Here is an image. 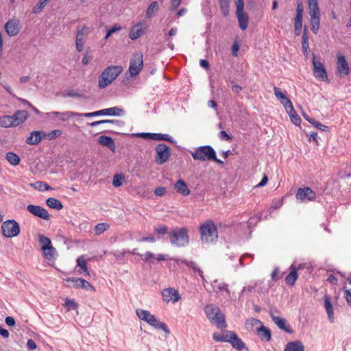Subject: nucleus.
Masks as SVG:
<instances>
[{"instance_id": "obj_63", "label": "nucleus", "mask_w": 351, "mask_h": 351, "mask_svg": "<svg viewBox=\"0 0 351 351\" xmlns=\"http://www.w3.org/2000/svg\"><path fill=\"white\" fill-rule=\"evenodd\" d=\"M65 306H67L69 310L75 309L77 307V303L71 300H67L65 302Z\"/></svg>"}, {"instance_id": "obj_22", "label": "nucleus", "mask_w": 351, "mask_h": 351, "mask_svg": "<svg viewBox=\"0 0 351 351\" xmlns=\"http://www.w3.org/2000/svg\"><path fill=\"white\" fill-rule=\"evenodd\" d=\"M29 117V113L27 110H17L12 115L13 121L15 126H18L23 123Z\"/></svg>"}, {"instance_id": "obj_47", "label": "nucleus", "mask_w": 351, "mask_h": 351, "mask_svg": "<svg viewBox=\"0 0 351 351\" xmlns=\"http://www.w3.org/2000/svg\"><path fill=\"white\" fill-rule=\"evenodd\" d=\"M229 1L219 0L220 9L224 16H227L229 14Z\"/></svg>"}, {"instance_id": "obj_27", "label": "nucleus", "mask_w": 351, "mask_h": 351, "mask_svg": "<svg viewBox=\"0 0 351 351\" xmlns=\"http://www.w3.org/2000/svg\"><path fill=\"white\" fill-rule=\"evenodd\" d=\"M230 335H232V337L230 343L232 344V347L238 350H243L245 348L243 341L234 332H232Z\"/></svg>"}, {"instance_id": "obj_13", "label": "nucleus", "mask_w": 351, "mask_h": 351, "mask_svg": "<svg viewBox=\"0 0 351 351\" xmlns=\"http://www.w3.org/2000/svg\"><path fill=\"white\" fill-rule=\"evenodd\" d=\"M295 197L302 202H306L314 200L316 194L310 187L299 188L295 194Z\"/></svg>"}, {"instance_id": "obj_16", "label": "nucleus", "mask_w": 351, "mask_h": 351, "mask_svg": "<svg viewBox=\"0 0 351 351\" xmlns=\"http://www.w3.org/2000/svg\"><path fill=\"white\" fill-rule=\"evenodd\" d=\"M5 30L8 36H16L20 31V21L16 19L9 20L5 24Z\"/></svg>"}, {"instance_id": "obj_29", "label": "nucleus", "mask_w": 351, "mask_h": 351, "mask_svg": "<svg viewBox=\"0 0 351 351\" xmlns=\"http://www.w3.org/2000/svg\"><path fill=\"white\" fill-rule=\"evenodd\" d=\"M103 116H121L124 114V110L119 107L114 106L109 108L102 109Z\"/></svg>"}, {"instance_id": "obj_3", "label": "nucleus", "mask_w": 351, "mask_h": 351, "mask_svg": "<svg viewBox=\"0 0 351 351\" xmlns=\"http://www.w3.org/2000/svg\"><path fill=\"white\" fill-rule=\"evenodd\" d=\"M205 313L210 321L215 324L218 328H226L225 316L218 306L213 304H208L205 307Z\"/></svg>"}, {"instance_id": "obj_5", "label": "nucleus", "mask_w": 351, "mask_h": 351, "mask_svg": "<svg viewBox=\"0 0 351 351\" xmlns=\"http://www.w3.org/2000/svg\"><path fill=\"white\" fill-rule=\"evenodd\" d=\"M172 245L180 247L188 245L189 237L186 228H176L168 232Z\"/></svg>"}, {"instance_id": "obj_12", "label": "nucleus", "mask_w": 351, "mask_h": 351, "mask_svg": "<svg viewBox=\"0 0 351 351\" xmlns=\"http://www.w3.org/2000/svg\"><path fill=\"white\" fill-rule=\"evenodd\" d=\"M312 63L315 77L322 81L327 79V74L324 66L320 60L316 59L315 54H313Z\"/></svg>"}, {"instance_id": "obj_62", "label": "nucleus", "mask_w": 351, "mask_h": 351, "mask_svg": "<svg viewBox=\"0 0 351 351\" xmlns=\"http://www.w3.org/2000/svg\"><path fill=\"white\" fill-rule=\"evenodd\" d=\"M166 192V188L163 186L156 187L154 190V194L157 196H162Z\"/></svg>"}, {"instance_id": "obj_23", "label": "nucleus", "mask_w": 351, "mask_h": 351, "mask_svg": "<svg viewBox=\"0 0 351 351\" xmlns=\"http://www.w3.org/2000/svg\"><path fill=\"white\" fill-rule=\"evenodd\" d=\"M97 141L101 145L107 147L112 152H114L116 145L112 137L102 135L98 138Z\"/></svg>"}, {"instance_id": "obj_36", "label": "nucleus", "mask_w": 351, "mask_h": 351, "mask_svg": "<svg viewBox=\"0 0 351 351\" xmlns=\"http://www.w3.org/2000/svg\"><path fill=\"white\" fill-rule=\"evenodd\" d=\"M182 263H184L188 267L193 269L195 272H197L199 276L202 278V280H205L204 276L203 275V271L197 266L196 263L193 261H189L187 260L182 261Z\"/></svg>"}, {"instance_id": "obj_20", "label": "nucleus", "mask_w": 351, "mask_h": 351, "mask_svg": "<svg viewBox=\"0 0 351 351\" xmlns=\"http://www.w3.org/2000/svg\"><path fill=\"white\" fill-rule=\"evenodd\" d=\"M146 33V28L142 27L141 23H137L134 25L129 34V38L131 40H136Z\"/></svg>"}, {"instance_id": "obj_38", "label": "nucleus", "mask_w": 351, "mask_h": 351, "mask_svg": "<svg viewBox=\"0 0 351 351\" xmlns=\"http://www.w3.org/2000/svg\"><path fill=\"white\" fill-rule=\"evenodd\" d=\"M286 111L289 114L291 121L295 125H300V123H301V119H300V116L296 113L294 108L293 107V109L291 110L288 109V110H286Z\"/></svg>"}, {"instance_id": "obj_24", "label": "nucleus", "mask_w": 351, "mask_h": 351, "mask_svg": "<svg viewBox=\"0 0 351 351\" xmlns=\"http://www.w3.org/2000/svg\"><path fill=\"white\" fill-rule=\"evenodd\" d=\"M324 307L326 308L329 322L333 323L335 321L333 307L330 302V298L328 295L324 297Z\"/></svg>"}, {"instance_id": "obj_58", "label": "nucleus", "mask_w": 351, "mask_h": 351, "mask_svg": "<svg viewBox=\"0 0 351 351\" xmlns=\"http://www.w3.org/2000/svg\"><path fill=\"white\" fill-rule=\"evenodd\" d=\"M62 134L60 130H54L52 132L47 133V138L49 140L55 139L56 137L60 136Z\"/></svg>"}, {"instance_id": "obj_35", "label": "nucleus", "mask_w": 351, "mask_h": 351, "mask_svg": "<svg viewBox=\"0 0 351 351\" xmlns=\"http://www.w3.org/2000/svg\"><path fill=\"white\" fill-rule=\"evenodd\" d=\"M46 204L51 208L60 210L63 208V205L60 200L54 197H49L46 200Z\"/></svg>"}, {"instance_id": "obj_14", "label": "nucleus", "mask_w": 351, "mask_h": 351, "mask_svg": "<svg viewBox=\"0 0 351 351\" xmlns=\"http://www.w3.org/2000/svg\"><path fill=\"white\" fill-rule=\"evenodd\" d=\"M27 210L28 212L36 217H40L47 221L50 219V215H49L47 210L40 206L29 204L27 206Z\"/></svg>"}, {"instance_id": "obj_51", "label": "nucleus", "mask_w": 351, "mask_h": 351, "mask_svg": "<svg viewBox=\"0 0 351 351\" xmlns=\"http://www.w3.org/2000/svg\"><path fill=\"white\" fill-rule=\"evenodd\" d=\"M77 265L79 266L87 275H89L88 271L87 263L86 260L84 259L83 256H80L77 259Z\"/></svg>"}, {"instance_id": "obj_50", "label": "nucleus", "mask_w": 351, "mask_h": 351, "mask_svg": "<svg viewBox=\"0 0 351 351\" xmlns=\"http://www.w3.org/2000/svg\"><path fill=\"white\" fill-rule=\"evenodd\" d=\"M109 228V225L106 223H99L95 226V234L99 235L102 234Z\"/></svg>"}, {"instance_id": "obj_2", "label": "nucleus", "mask_w": 351, "mask_h": 351, "mask_svg": "<svg viewBox=\"0 0 351 351\" xmlns=\"http://www.w3.org/2000/svg\"><path fill=\"white\" fill-rule=\"evenodd\" d=\"M201 240L203 243H210L218 238L217 228L212 220H208L199 227Z\"/></svg>"}, {"instance_id": "obj_39", "label": "nucleus", "mask_w": 351, "mask_h": 351, "mask_svg": "<svg viewBox=\"0 0 351 351\" xmlns=\"http://www.w3.org/2000/svg\"><path fill=\"white\" fill-rule=\"evenodd\" d=\"M84 32L83 30H79L77 33V36L75 39V45H76V49L80 52L83 50V46H84V42H83V37Z\"/></svg>"}, {"instance_id": "obj_34", "label": "nucleus", "mask_w": 351, "mask_h": 351, "mask_svg": "<svg viewBox=\"0 0 351 351\" xmlns=\"http://www.w3.org/2000/svg\"><path fill=\"white\" fill-rule=\"evenodd\" d=\"M0 127L2 128H10V127H15L12 115H4L0 117Z\"/></svg>"}, {"instance_id": "obj_45", "label": "nucleus", "mask_w": 351, "mask_h": 351, "mask_svg": "<svg viewBox=\"0 0 351 351\" xmlns=\"http://www.w3.org/2000/svg\"><path fill=\"white\" fill-rule=\"evenodd\" d=\"M38 242L41 245L42 250H45L51 244L50 239L43 234H38Z\"/></svg>"}, {"instance_id": "obj_28", "label": "nucleus", "mask_w": 351, "mask_h": 351, "mask_svg": "<svg viewBox=\"0 0 351 351\" xmlns=\"http://www.w3.org/2000/svg\"><path fill=\"white\" fill-rule=\"evenodd\" d=\"M284 351H304V346L300 341L289 342Z\"/></svg>"}, {"instance_id": "obj_52", "label": "nucleus", "mask_w": 351, "mask_h": 351, "mask_svg": "<svg viewBox=\"0 0 351 351\" xmlns=\"http://www.w3.org/2000/svg\"><path fill=\"white\" fill-rule=\"evenodd\" d=\"M256 325H260L261 326L263 325V323L261 320L256 318H251L250 319L246 320L245 322V327L249 329L250 326V329H252V327Z\"/></svg>"}, {"instance_id": "obj_44", "label": "nucleus", "mask_w": 351, "mask_h": 351, "mask_svg": "<svg viewBox=\"0 0 351 351\" xmlns=\"http://www.w3.org/2000/svg\"><path fill=\"white\" fill-rule=\"evenodd\" d=\"M51 0H39L38 3L32 8V12L34 14H39L42 12L45 5Z\"/></svg>"}, {"instance_id": "obj_10", "label": "nucleus", "mask_w": 351, "mask_h": 351, "mask_svg": "<svg viewBox=\"0 0 351 351\" xmlns=\"http://www.w3.org/2000/svg\"><path fill=\"white\" fill-rule=\"evenodd\" d=\"M143 66V54L135 53L130 62L129 71L132 76L137 75Z\"/></svg>"}, {"instance_id": "obj_26", "label": "nucleus", "mask_w": 351, "mask_h": 351, "mask_svg": "<svg viewBox=\"0 0 351 351\" xmlns=\"http://www.w3.org/2000/svg\"><path fill=\"white\" fill-rule=\"evenodd\" d=\"M257 335L262 341H269L271 338V330L269 328L262 325L257 328Z\"/></svg>"}, {"instance_id": "obj_37", "label": "nucleus", "mask_w": 351, "mask_h": 351, "mask_svg": "<svg viewBox=\"0 0 351 351\" xmlns=\"http://www.w3.org/2000/svg\"><path fill=\"white\" fill-rule=\"evenodd\" d=\"M312 31L317 34L319 29L320 15L310 16Z\"/></svg>"}, {"instance_id": "obj_42", "label": "nucleus", "mask_w": 351, "mask_h": 351, "mask_svg": "<svg viewBox=\"0 0 351 351\" xmlns=\"http://www.w3.org/2000/svg\"><path fill=\"white\" fill-rule=\"evenodd\" d=\"M158 10V3L156 1H153L151 3V4L149 5L146 10V18L150 19L153 16L154 13Z\"/></svg>"}, {"instance_id": "obj_55", "label": "nucleus", "mask_w": 351, "mask_h": 351, "mask_svg": "<svg viewBox=\"0 0 351 351\" xmlns=\"http://www.w3.org/2000/svg\"><path fill=\"white\" fill-rule=\"evenodd\" d=\"M302 20H294L295 34L300 36L302 33Z\"/></svg>"}, {"instance_id": "obj_53", "label": "nucleus", "mask_w": 351, "mask_h": 351, "mask_svg": "<svg viewBox=\"0 0 351 351\" xmlns=\"http://www.w3.org/2000/svg\"><path fill=\"white\" fill-rule=\"evenodd\" d=\"M302 48L309 49L308 44V36L307 34L306 27H304L302 36Z\"/></svg>"}, {"instance_id": "obj_49", "label": "nucleus", "mask_w": 351, "mask_h": 351, "mask_svg": "<svg viewBox=\"0 0 351 351\" xmlns=\"http://www.w3.org/2000/svg\"><path fill=\"white\" fill-rule=\"evenodd\" d=\"M43 251L44 252L46 258L48 260H51L53 258L56 252L55 247H53L51 244Z\"/></svg>"}, {"instance_id": "obj_54", "label": "nucleus", "mask_w": 351, "mask_h": 351, "mask_svg": "<svg viewBox=\"0 0 351 351\" xmlns=\"http://www.w3.org/2000/svg\"><path fill=\"white\" fill-rule=\"evenodd\" d=\"M124 181V177L121 174H116L114 176L112 184L115 187H119L122 185Z\"/></svg>"}, {"instance_id": "obj_48", "label": "nucleus", "mask_w": 351, "mask_h": 351, "mask_svg": "<svg viewBox=\"0 0 351 351\" xmlns=\"http://www.w3.org/2000/svg\"><path fill=\"white\" fill-rule=\"evenodd\" d=\"M305 118L310 123L313 125L316 128H317L322 131L328 130V128L326 125L322 124L320 122L316 121L315 119H313V118L309 119L306 117H305Z\"/></svg>"}, {"instance_id": "obj_9", "label": "nucleus", "mask_w": 351, "mask_h": 351, "mask_svg": "<svg viewBox=\"0 0 351 351\" xmlns=\"http://www.w3.org/2000/svg\"><path fill=\"white\" fill-rule=\"evenodd\" d=\"M2 233L5 237L12 238L20 233L19 224L14 219L4 221L1 226Z\"/></svg>"}, {"instance_id": "obj_4", "label": "nucleus", "mask_w": 351, "mask_h": 351, "mask_svg": "<svg viewBox=\"0 0 351 351\" xmlns=\"http://www.w3.org/2000/svg\"><path fill=\"white\" fill-rule=\"evenodd\" d=\"M121 66H110L107 67L99 78V87L104 88L110 84L122 72Z\"/></svg>"}, {"instance_id": "obj_43", "label": "nucleus", "mask_w": 351, "mask_h": 351, "mask_svg": "<svg viewBox=\"0 0 351 351\" xmlns=\"http://www.w3.org/2000/svg\"><path fill=\"white\" fill-rule=\"evenodd\" d=\"M30 185L40 191L51 189V188L47 183L43 181H36L34 183L30 184Z\"/></svg>"}, {"instance_id": "obj_64", "label": "nucleus", "mask_w": 351, "mask_h": 351, "mask_svg": "<svg viewBox=\"0 0 351 351\" xmlns=\"http://www.w3.org/2000/svg\"><path fill=\"white\" fill-rule=\"evenodd\" d=\"M344 296L348 304L351 306V292L350 290L346 289L344 291Z\"/></svg>"}, {"instance_id": "obj_31", "label": "nucleus", "mask_w": 351, "mask_h": 351, "mask_svg": "<svg viewBox=\"0 0 351 351\" xmlns=\"http://www.w3.org/2000/svg\"><path fill=\"white\" fill-rule=\"evenodd\" d=\"M38 131H33L30 133L29 137L27 138L25 142L27 144L30 145H35L38 144L41 141L40 136H39Z\"/></svg>"}, {"instance_id": "obj_18", "label": "nucleus", "mask_w": 351, "mask_h": 351, "mask_svg": "<svg viewBox=\"0 0 351 351\" xmlns=\"http://www.w3.org/2000/svg\"><path fill=\"white\" fill-rule=\"evenodd\" d=\"M162 295L166 302H169L171 301L176 302L180 299L179 292L174 288L165 289L162 292Z\"/></svg>"}, {"instance_id": "obj_57", "label": "nucleus", "mask_w": 351, "mask_h": 351, "mask_svg": "<svg viewBox=\"0 0 351 351\" xmlns=\"http://www.w3.org/2000/svg\"><path fill=\"white\" fill-rule=\"evenodd\" d=\"M100 123H101V124H104V123H112V124L117 125L119 127H121V126H123L124 125V122L123 121H121V120H114V119L100 120Z\"/></svg>"}, {"instance_id": "obj_61", "label": "nucleus", "mask_w": 351, "mask_h": 351, "mask_svg": "<svg viewBox=\"0 0 351 351\" xmlns=\"http://www.w3.org/2000/svg\"><path fill=\"white\" fill-rule=\"evenodd\" d=\"M97 116H103L102 110L95 111L93 112H86L84 114V117L89 118Z\"/></svg>"}, {"instance_id": "obj_30", "label": "nucleus", "mask_w": 351, "mask_h": 351, "mask_svg": "<svg viewBox=\"0 0 351 351\" xmlns=\"http://www.w3.org/2000/svg\"><path fill=\"white\" fill-rule=\"evenodd\" d=\"M156 259L158 261H162L167 259L166 255L159 254L157 255V257H155L154 254L151 252H147L145 254L144 261L151 264L153 263V260Z\"/></svg>"}, {"instance_id": "obj_6", "label": "nucleus", "mask_w": 351, "mask_h": 351, "mask_svg": "<svg viewBox=\"0 0 351 351\" xmlns=\"http://www.w3.org/2000/svg\"><path fill=\"white\" fill-rule=\"evenodd\" d=\"M136 313L140 319L147 322L149 325L156 328L162 330L167 334L170 333V330L167 325L158 320L155 315L151 314L149 311L138 308L136 309Z\"/></svg>"}, {"instance_id": "obj_56", "label": "nucleus", "mask_w": 351, "mask_h": 351, "mask_svg": "<svg viewBox=\"0 0 351 351\" xmlns=\"http://www.w3.org/2000/svg\"><path fill=\"white\" fill-rule=\"evenodd\" d=\"M62 95L64 97H84L82 94L78 93L75 90H69L66 92H64Z\"/></svg>"}, {"instance_id": "obj_21", "label": "nucleus", "mask_w": 351, "mask_h": 351, "mask_svg": "<svg viewBox=\"0 0 351 351\" xmlns=\"http://www.w3.org/2000/svg\"><path fill=\"white\" fill-rule=\"evenodd\" d=\"M301 268V265L297 267L294 264L290 266V273L287 276L285 282L287 285L293 286L298 278V270Z\"/></svg>"}, {"instance_id": "obj_1", "label": "nucleus", "mask_w": 351, "mask_h": 351, "mask_svg": "<svg viewBox=\"0 0 351 351\" xmlns=\"http://www.w3.org/2000/svg\"><path fill=\"white\" fill-rule=\"evenodd\" d=\"M193 158L195 160H212L219 165H223V162L217 158L216 152L210 145H203L197 147L194 152H191Z\"/></svg>"}, {"instance_id": "obj_25", "label": "nucleus", "mask_w": 351, "mask_h": 351, "mask_svg": "<svg viewBox=\"0 0 351 351\" xmlns=\"http://www.w3.org/2000/svg\"><path fill=\"white\" fill-rule=\"evenodd\" d=\"M174 189L176 190L177 193L183 196H187L190 194V190L189 189L186 182L182 179H179L174 184Z\"/></svg>"}, {"instance_id": "obj_7", "label": "nucleus", "mask_w": 351, "mask_h": 351, "mask_svg": "<svg viewBox=\"0 0 351 351\" xmlns=\"http://www.w3.org/2000/svg\"><path fill=\"white\" fill-rule=\"evenodd\" d=\"M155 151L156 153L155 162L158 165H162L165 163L171 156V149L165 143L157 145L155 147Z\"/></svg>"}, {"instance_id": "obj_41", "label": "nucleus", "mask_w": 351, "mask_h": 351, "mask_svg": "<svg viewBox=\"0 0 351 351\" xmlns=\"http://www.w3.org/2000/svg\"><path fill=\"white\" fill-rule=\"evenodd\" d=\"M6 159L12 165L14 166L19 165L20 162L19 156L14 152H8L6 154Z\"/></svg>"}, {"instance_id": "obj_17", "label": "nucleus", "mask_w": 351, "mask_h": 351, "mask_svg": "<svg viewBox=\"0 0 351 351\" xmlns=\"http://www.w3.org/2000/svg\"><path fill=\"white\" fill-rule=\"evenodd\" d=\"M274 95L276 98L280 101V103L283 105L285 110H292L293 104L291 100L286 96L285 93L280 90V89L276 86L274 88Z\"/></svg>"}, {"instance_id": "obj_46", "label": "nucleus", "mask_w": 351, "mask_h": 351, "mask_svg": "<svg viewBox=\"0 0 351 351\" xmlns=\"http://www.w3.org/2000/svg\"><path fill=\"white\" fill-rule=\"evenodd\" d=\"M303 13H304V6H303L302 2L301 1V0L297 1L296 14L294 18V20H302Z\"/></svg>"}, {"instance_id": "obj_15", "label": "nucleus", "mask_w": 351, "mask_h": 351, "mask_svg": "<svg viewBox=\"0 0 351 351\" xmlns=\"http://www.w3.org/2000/svg\"><path fill=\"white\" fill-rule=\"evenodd\" d=\"M269 315L272 321L278 326L280 329L289 334H292L293 332L291 326L288 324L287 321L285 318L275 315L272 311L269 312Z\"/></svg>"}, {"instance_id": "obj_11", "label": "nucleus", "mask_w": 351, "mask_h": 351, "mask_svg": "<svg viewBox=\"0 0 351 351\" xmlns=\"http://www.w3.org/2000/svg\"><path fill=\"white\" fill-rule=\"evenodd\" d=\"M69 283L68 286L73 287L77 289H84L86 290H90L95 291V287L87 280L80 278H69L66 280Z\"/></svg>"}, {"instance_id": "obj_8", "label": "nucleus", "mask_w": 351, "mask_h": 351, "mask_svg": "<svg viewBox=\"0 0 351 351\" xmlns=\"http://www.w3.org/2000/svg\"><path fill=\"white\" fill-rule=\"evenodd\" d=\"M236 14L238 19L239 27L242 30H245L248 26L249 17L244 12V1L243 0H235Z\"/></svg>"}, {"instance_id": "obj_40", "label": "nucleus", "mask_w": 351, "mask_h": 351, "mask_svg": "<svg viewBox=\"0 0 351 351\" xmlns=\"http://www.w3.org/2000/svg\"><path fill=\"white\" fill-rule=\"evenodd\" d=\"M152 137L154 141H166L170 143H175L173 138L166 134L154 133Z\"/></svg>"}, {"instance_id": "obj_33", "label": "nucleus", "mask_w": 351, "mask_h": 351, "mask_svg": "<svg viewBox=\"0 0 351 351\" xmlns=\"http://www.w3.org/2000/svg\"><path fill=\"white\" fill-rule=\"evenodd\" d=\"M309 15H320L317 0H308Z\"/></svg>"}, {"instance_id": "obj_32", "label": "nucleus", "mask_w": 351, "mask_h": 351, "mask_svg": "<svg viewBox=\"0 0 351 351\" xmlns=\"http://www.w3.org/2000/svg\"><path fill=\"white\" fill-rule=\"evenodd\" d=\"M232 331L227 330L225 334L214 333L213 338L215 341L229 342L230 341Z\"/></svg>"}, {"instance_id": "obj_60", "label": "nucleus", "mask_w": 351, "mask_h": 351, "mask_svg": "<svg viewBox=\"0 0 351 351\" xmlns=\"http://www.w3.org/2000/svg\"><path fill=\"white\" fill-rule=\"evenodd\" d=\"M121 29V27L119 26V25H115L114 27H112L110 29H109L108 32H107V34L105 36V38L107 39L113 33L117 32V31H119Z\"/></svg>"}, {"instance_id": "obj_59", "label": "nucleus", "mask_w": 351, "mask_h": 351, "mask_svg": "<svg viewBox=\"0 0 351 351\" xmlns=\"http://www.w3.org/2000/svg\"><path fill=\"white\" fill-rule=\"evenodd\" d=\"M154 230L158 234H165L168 233V228L166 226H159L154 228Z\"/></svg>"}, {"instance_id": "obj_19", "label": "nucleus", "mask_w": 351, "mask_h": 351, "mask_svg": "<svg viewBox=\"0 0 351 351\" xmlns=\"http://www.w3.org/2000/svg\"><path fill=\"white\" fill-rule=\"evenodd\" d=\"M337 72L341 77H345L349 73V67L346 62V58L342 55L337 56Z\"/></svg>"}]
</instances>
